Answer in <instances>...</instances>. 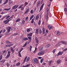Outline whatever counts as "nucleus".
I'll use <instances>...</instances> for the list:
<instances>
[{
	"mask_svg": "<svg viewBox=\"0 0 67 67\" xmlns=\"http://www.w3.org/2000/svg\"><path fill=\"white\" fill-rule=\"evenodd\" d=\"M5 60H3V61H2L0 62L1 63H4L5 62Z\"/></svg>",
	"mask_w": 67,
	"mask_h": 67,
	"instance_id": "obj_56",
	"label": "nucleus"
},
{
	"mask_svg": "<svg viewBox=\"0 0 67 67\" xmlns=\"http://www.w3.org/2000/svg\"><path fill=\"white\" fill-rule=\"evenodd\" d=\"M29 9H27L26 10H25V12L24 13V14H27L29 12Z\"/></svg>",
	"mask_w": 67,
	"mask_h": 67,
	"instance_id": "obj_9",
	"label": "nucleus"
},
{
	"mask_svg": "<svg viewBox=\"0 0 67 67\" xmlns=\"http://www.w3.org/2000/svg\"><path fill=\"white\" fill-rule=\"evenodd\" d=\"M5 46L6 47H9V44H7Z\"/></svg>",
	"mask_w": 67,
	"mask_h": 67,
	"instance_id": "obj_57",
	"label": "nucleus"
},
{
	"mask_svg": "<svg viewBox=\"0 0 67 67\" xmlns=\"http://www.w3.org/2000/svg\"><path fill=\"white\" fill-rule=\"evenodd\" d=\"M59 46V43H58L55 46V47H58V46Z\"/></svg>",
	"mask_w": 67,
	"mask_h": 67,
	"instance_id": "obj_34",
	"label": "nucleus"
},
{
	"mask_svg": "<svg viewBox=\"0 0 67 67\" xmlns=\"http://www.w3.org/2000/svg\"><path fill=\"white\" fill-rule=\"evenodd\" d=\"M2 55H1V56L0 57V60H1L2 59Z\"/></svg>",
	"mask_w": 67,
	"mask_h": 67,
	"instance_id": "obj_54",
	"label": "nucleus"
},
{
	"mask_svg": "<svg viewBox=\"0 0 67 67\" xmlns=\"http://www.w3.org/2000/svg\"><path fill=\"white\" fill-rule=\"evenodd\" d=\"M39 32L41 34V33H42V30H40Z\"/></svg>",
	"mask_w": 67,
	"mask_h": 67,
	"instance_id": "obj_41",
	"label": "nucleus"
},
{
	"mask_svg": "<svg viewBox=\"0 0 67 67\" xmlns=\"http://www.w3.org/2000/svg\"><path fill=\"white\" fill-rule=\"evenodd\" d=\"M28 38H29V40H30V41H31V40H32V38L30 37H29Z\"/></svg>",
	"mask_w": 67,
	"mask_h": 67,
	"instance_id": "obj_35",
	"label": "nucleus"
},
{
	"mask_svg": "<svg viewBox=\"0 0 67 67\" xmlns=\"http://www.w3.org/2000/svg\"><path fill=\"white\" fill-rule=\"evenodd\" d=\"M10 16L9 15V16H7V18H6V19H8V18H10Z\"/></svg>",
	"mask_w": 67,
	"mask_h": 67,
	"instance_id": "obj_43",
	"label": "nucleus"
},
{
	"mask_svg": "<svg viewBox=\"0 0 67 67\" xmlns=\"http://www.w3.org/2000/svg\"><path fill=\"white\" fill-rule=\"evenodd\" d=\"M46 34H47L48 33V30H46Z\"/></svg>",
	"mask_w": 67,
	"mask_h": 67,
	"instance_id": "obj_44",
	"label": "nucleus"
},
{
	"mask_svg": "<svg viewBox=\"0 0 67 67\" xmlns=\"http://www.w3.org/2000/svg\"><path fill=\"white\" fill-rule=\"evenodd\" d=\"M2 31H3V30H1V31H0V34L2 32Z\"/></svg>",
	"mask_w": 67,
	"mask_h": 67,
	"instance_id": "obj_63",
	"label": "nucleus"
},
{
	"mask_svg": "<svg viewBox=\"0 0 67 67\" xmlns=\"http://www.w3.org/2000/svg\"><path fill=\"white\" fill-rule=\"evenodd\" d=\"M40 52H42L43 51V49H41V50H40Z\"/></svg>",
	"mask_w": 67,
	"mask_h": 67,
	"instance_id": "obj_52",
	"label": "nucleus"
},
{
	"mask_svg": "<svg viewBox=\"0 0 67 67\" xmlns=\"http://www.w3.org/2000/svg\"><path fill=\"white\" fill-rule=\"evenodd\" d=\"M36 34H38V29H37L36 30Z\"/></svg>",
	"mask_w": 67,
	"mask_h": 67,
	"instance_id": "obj_23",
	"label": "nucleus"
},
{
	"mask_svg": "<svg viewBox=\"0 0 67 67\" xmlns=\"http://www.w3.org/2000/svg\"><path fill=\"white\" fill-rule=\"evenodd\" d=\"M48 27L49 29V30H51L52 29V26H48Z\"/></svg>",
	"mask_w": 67,
	"mask_h": 67,
	"instance_id": "obj_18",
	"label": "nucleus"
},
{
	"mask_svg": "<svg viewBox=\"0 0 67 67\" xmlns=\"http://www.w3.org/2000/svg\"><path fill=\"white\" fill-rule=\"evenodd\" d=\"M48 13H47L45 16V19L46 20H48Z\"/></svg>",
	"mask_w": 67,
	"mask_h": 67,
	"instance_id": "obj_6",
	"label": "nucleus"
},
{
	"mask_svg": "<svg viewBox=\"0 0 67 67\" xmlns=\"http://www.w3.org/2000/svg\"><path fill=\"white\" fill-rule=\"evenodd\" d=\"M10 51H11L13 53H14V49H13V48L12 47H10Z\"/></svg>",
	"mask_w": 67,
	"mask_h": 67,
	"instance_id": "obj_7",
	"label": "nucleus"
},
{
	"mask_svg": "<svg viewBox=\"0 0 67 67\" xmlns=\"http://www.w3.org/2000/svg\"><path fill=\"white\" fill-rule=\"evenodd\" d=\"M26 46V44H25L23 46V47H25V46Z\"/></svg>",
	"mask_w": 67,
	"mask_h": 67,
	"instance_id": "obj_58",
	"label": "nucleus"
},
{
	"mask_svg": "<svg viewBox=\"0 0 67 67\" xmlns=\"http://www.w3.org/2000/svg\"><path fill=\"white\" fill-rule=\"evenodd\" d=\"M61 43H62L63 44H64L65 45H67V43L65 41H61Z\"/></svg>",
	"mask_w": 67,
	"mask_h": 67,
	"instance_id": "obj_4",
	"label": "nucleus"
},
{
	"mask_svg": "<svg viewBox=\"0 0 67 67\" xmlns=\"http://www.w3.org/2000/svg\"><path fill=\"white\" fill-rule=\"evenodd\" d=\"M24 7H22V8H21V11H22V10H23V9H24Z\"/></svg>",
	"mask_w": 67,
	"mask_h": 67,
	"instance_id": "obj_49",
	"label": "nucleus"
},
{
	"mask_svg": "<svg viewBox=\"0 0 67 67\" xmlns=\"http://www.w3.org/2000/svg\"><path fill=\"white\" fill-rule=\"evenodd\" d=\"M34 18L32 19V21L31 22V23H34Z\"/></svg>",
	"mask_w": 67,
	"mask_h": 67,
	"instance_id": "obj_19",
	"label": "nucleus"
},
{
	"mask_svg": "<svg viewBox=\"0 0 67 67\" xmlns=\"http://www.w3.org/2000/svg\"><path fill=\"white\" fill-rule=\"evenodd\" d=\"M32 46H30V51H32Z\"/></svg>",
	"mask_w": 67,
	"mask_h": 67,
	"instance_id": "obj_30",
	"label": "nucleus"
},
{
	"mask_svg": "<svg viewBox=\"0 0 67 67\" xmlns=\"http://www.w3.org/2000/svg\"><path fill=\"white\" fill-rule=\"evenodd\" d=\"M34 16L33 15H32L31 16L30 19V20H32V18H34Z\"/></svg>",
	"mask_w": 67,
	"mask_h": 67,
	"instance_id": "obj_17",
	"label": "nucleus"
},
{
	"mask_svg": "<svg viewBox=\"0 0 67 67\" xmlns=\"http://www.w3.org/2000/svg\"><path fill=\"white\" fill-rule=\"evenodd\" d=\"M38 24L39 25L41 24V20H40L38 22Z\"/></svg>",
	"mask_w": 67,
	"mask_h": 67,
	"instance_id": "obj_38",
	"label": "nucleus"
},
{
	"mask_svg": "<svg viewBox=\"0 0 67 67\" xmlns=\"http://www.w3.org/2000/svg\"><path fill=\"white\" fill-rule=\"evenodd\" d=\"M22 40L23 41H26V40H29V39L28 38H27L24 37L23 38Z\"/></svg>",
	"mask_w": 67,
	"mask_h": 67,
	"instance_id": "obj_8",
	"label": "nucleus"
},
{
	"mask_svg": "<svg viewBox=\"0 0 67 67\" xmlns=\"http://www.w3.org/2000/svg\"><path fill=\"white\" fill-rule=\"evenodd\" d=\"M43 7H42V6H41L40 9V11H41V10H42V9H43Z\"/></svg>",
	"mask_w": 67,
	"mask_h": 67,
	"instance_id": "obj_42",
	"label": "nucleus"
},
{
	"mask_svg": "<svg viewBox=\"0 0 67 67\" xmlns=\"http://www.w3.org/2000/svg\"><path fill=\"white\" fill-rule=\"evenodd\" d=\"M13 45V44H9V47H11V46H12Z\"/></svg>",
	"mask_w": 67,
	"mask_h": 67,
	"instance_id": "obj_47",
	"label": "nucleus"
},
{
	"mask_svg": "<svg viewBox=\"0 0 67 67\" xmlns=\"http://www.w3.org/2000/svg\"><path fill=\"white\" fill-rule=\"evenodd\" d=\"M7 16H8V15H5L4 17V18H6V17H7Z\"/></svg>",
	"mask_w": 67,
	"mask_h": 67,
	"instance_id": "obj_60",
	"label": "nucleus"
},
{
	"mask_svg": "<svg viewBox=\"0 0 67 67\" xmlns=\"http://www.w3.org/2000/svg\"><path fill=\"white\" fill-rule=\"evenodd\" d=\"M60 63V61L59 60H58L57 62V64H59V63Z\"/></svg>",
	"mask_w": 67,
	"mask_h": 67,
	"instance_id": "obj_37",
	"label": "nucleus"
},
{
	"mask_svg": "<svg viewBox=\"0 0 67 67\" xmlns=\"http://www.w3.org/2000/svg\"><path fill=\"white\" fill-rule=\"evenodd\" d=\"M38 55H41V52H40V53H38Z\"/></svg>",
	"mask_w": 67,
	"mask_h": 67,
	"instance_id": "obj_62",
	"label": "nucleus"
},
{
	"mask_svg": "<svg viewBox=\"0 0 67 67\" xmlns=\"http://www.w3.org/2000/svg\"><path fill=\"white\" fill-rule=\"evenodd\" d=\"M63 54V52H61L60 51H59L58 54V55H62Z\"/></svg>",
	"mask_w": 67,
	"mask_h": 67,
	"instance_id": "obj_12",
	"label": "nucleus"
},
{
	"mask_svg": "<svg viewBox=\"0 0 67 67\" xmlns=\"http://www.w3.org/2000/svg\"><path fill=\"white\" fill-rule=\"evenodd\" d=\"M23 6H24V4H22L19 7H18V9H21V8H22L23 7Z\"/></svg>",
	"mask_w": 67,
	"mask_h": 67,
	"instance_id": "obj_11",
	"label": "nucleus"
},
{
	"mask_svg": "<svg viewBox=\"0 0 67 67\" xmlns=\"http://www.w3.org/2000/svg\"><path fill=\"white\" fill-rule=\"evenodd\" d=\"M6 42L7 43V44L9 43V44H11V43H12V42H9V41H6Z\"/></svg>",
	"mask_w": 67,
	"mask_h": 67,
	"instance_id": "obj_33",
	"label": "nucleus"
},
{
	"mask_svg": "<svg viewBox=\"0 0 67 67\" xmlns=\"http://www.w3.org/2000/svg\"><path fill=\"white\" fill-rule=\"evenodd\" d=\"M9 20H8V19L5 20L4 21V23L5 24H7L9 22Z\"/></svg>",
	"mask_w": 67,
	"mask_h": 67,
	"instance_id": "obj_5",
	"label": "nucleus"
},
{
	"mask_svg": "<svg viewBox=\"0 0 67 67\" xmlns=\"http://www.w3.org/2000/svg\"><path fill=\"white\" fill-rule=\"evenodd\" d=\"M18 7V5H15L12 8V9L13 10L16 9Z\"/></svg>",
	"mask_w": 67,
	"mask_h": 67,
	"instance_id": "obj_3",
	"label": "nucleus"
},
{
	"mask_svg": "<svg viewBox=\"0 0 67 67\" xmlns=\"http://www.w3.org/2000/svg\"><path fill=\"white\" fill-rule=\"evenodd\" d=\"M35 40H36V43H38V39L37 38H36Z\"/></svg>",
	"mask_w": 67,
	"mask_h": 67,
	"instance_id": "obj_31",
	"label": "nucleus"
},
{
	"mask_svg": "<svg viewBox=\"0 0 67 67\" xmlns=\"http://www.w3.org/2000/svg\"><path fill=\"white\" fill-rule=\"evenodd\" d=\"M1 14H4V13L3 12H2V13H1Z\"/></svg>",
	"mask_w": 67,
	"mask_h": 67,
	"instance_id": "obj_64",
	"label": "nucleus"
},
{
	"mask_svg": "<svg viewBox=\"0 0 67 67\" xmlns=\"http://www.w3.org/2000/svg\"><path fill=\"white\" fill-rule=\"evenodd\" d=\"M22 24H24L25 23V20H22Z\"/></svg>",
	"mask_w": 67,
	"mask_h": 67,
	"instance_id": "obj_36",
	"label": "nucleus"
},
{
	"mask_svg": "<svg viewBox=\"0 0 67 67\" xmlns=\"http://www.w3.org/2000/svg\"><path fill=\"white\" fill-rule=\"evenodd\" d=\"M37 5L36 6V7H38V6H39V5H40V1H39L38 2H37Z\"/></svg>",
	"mask_w": 67,
	"mask_h": 67,
	"instance_id": "obj_10",
	"label": "nucleus"
},
{
	"mask_svg": "<svg viewBox=\"0 0 67 67\" xmlns=\"http://www.w3.org/2000/svg\"><path fill=\"white\" fill-rule=\"evenodd\" d=\"M30 12L31 13V14H33V12H34V11H33V10H31Z\"/></svg>",
	"mask_w": 67,
	"mask_h": 67,
	"instance_id": "obj_39",
	"label": "nucleus"
},
{
	"mask_svg": "<svg viewBox=\"0 0 67 67\" xmlns=\"http://www.w3.org/2000/svg\"><path fill=\"white\" fill-rule=\"evenodd\" d=\"M31 30H30V29H27V32H30Z\"/></svg>",
	"mask_w": 67,
	"mask_h": 67,
	"instance_id": "obj_32",
	"label": "nucleus"
},
{
	"mask_svg": "<svg viewBox=\"0 0 67 67\" xmlns=\"http://www.w3.org/2000/svg\"><path fill=\"white\" fill-rule=\"evenodd\" d=\"M60 32H59V31H58L57 32V35L58 36H59L60 35Z\"/></svg>",
	"mask_w": 67,
	"mask_h": 67,
	"instance_id": "obj_15",
	"label": "nucleus"
},
{
	"mask_svg": "<svg viewBox=\"0 0 67 67\" xmlns=\"http://www.w3.org/2000/svg\"><path fill=\"white\" fill-rule=\"evenodd\" d=\"M2 36H3V35H2V34H1L0 35V38H1V37H2Z\"/></svg>",
	"mask_w": 67,
	"mask_h": 67,
	"instance_id": "obj_59",
	"label": "nucleus"
},
{
	"mask_svg": "<svg viewBox=\"0 0 67 67\" xmlns=\"http://www.w3.org/2000/svg\"><path fill=\"white\" fill-rule=\"evenodd\" d=\"M56 49H54L53 51V52L54 53H55V52H56Z\"/></svg>",
	"mask_w": 67,
	"mask_h": 67,
	"instance_id": "obj_55",
	"label": "nucleus"
},
{
	"mask_svg": "<svg viewBox=\"0 0 67 67\" xmlns=\"http://www.w3.org/2000/svg\"><path fill=\"white\" fill-rule=\"evenodd\" d=\"M49 46H50V45L49 44H47L45 46L46 48H48V47H49Z\"/></svg>",
	"mask_w": 67,
	"mask_h": 67,
	"instance_id": "obj_16",
	"label": "nucleus"
},
{
	"mask_svg": "<svg viewBox=\"0 0 67 67\" xmlns=\"http://www.w3.org/2000/svg\"><path fill=\"white\" fill-rule=\"evenodd\" d=\"M27 56H26L25 58V59L24 60V63H25V61H26V58H27Z\"/></svg>",
	"mask_w": 67,
	"mask_h": 67,
	"instance_id": "obj_28",
	"label": "nucleus"
},
{
	"mask_svg": "<svg viewBox=\"0 0 67 67\" xmlns=\"http://www.w3.org/2000/svg\"><path fill=\"white\" fill-rule=\"evenodd\" d=\"M8 1H9V0H7L4 3V4H6V3H8Z\"/></svg>",
	"mask_w": 67,
	"mask_h": 67,
	"instance_id": "obj_26",
	"label": "nucleus"
},
{
	"mask_svg": "<svg viewBox=\"0 0 67 67\" xmlns=\"http://www.w3.org/2000/svg\"><path fill=\"white\" fill-rule=\"evenodd\" d=\"M32 62L34 63H35V64H38V60L37 59H34L33 60Z\"/></svg>",
	"mask_w": 67,
	"mask_h": 67,
	"instance_id": "obj_1",
	"label": "nucleus"
},
{
	"mask_svg": "<svg viewBox=\"0 0 67 67\" xmlns=\"http://www.w3.org/2000/svg\"><path fill=\"white\" fill-rule=\"evenodd\" d=\"M52 61H50L48 62V64L49 66L51 65V63H52Z\"/></svg>",
	"mask_w": 67,
	"mask_h": 67,
	"instance_id": "obj_22",
	"label": "nucleus"
},
{
	"mask_svg": "<svg viewBox=\"0 0 67 67\" xmlns=\"http://www.w3.org/2000/svg\"><path fill=\"white\" fill-rule=\"evenodd\" d=\"M46 10H47V13H48V10H49V9H48V8H47Z\"/></svg>",
	"mask_w": 67,
	"mask_h": 67,
	"instance_id": "obj_46",
	"label": "nucleus"
},
{
	"mask_svg": "<svg viewBox=\"0 0 67 67\" xmlns=\"http://www.w3.org/2000/svg\"><path fill=\"white\" fill-rule=\"evenodd\" d=\"M51 32V33H50V34H49V35H48V36H51V34H52V32Z\"/></svg>",
	"mask_w": 67,
	"mask_h": 67,
	"instance_id": "obj_53",
	"label": "nucleus"
},
{
	"mask_svg": "<svg viewBox=\"0 0 67 67\" xmlns=\"http://www.w3.org/2000/svg\"><path fill=\"white\" fill-rule=\"evenodd\" d=\"M11 29V27H9L6 28V30L8 31V33L10 32Z\"/></svg>",
	"mask_w": 67,
	"mask_h": 67,
	"instance_id": "obj_2",
	"label": "nucleus"
},
{
	"mask_svg": "<svg viewBox=\"0 0 67 67\" xmlns=\"http://www.w3.org/2000/svg\"><path fill=\"white\" fill-rule=\"evenodd\" d=\"M45 29L44 27L42 28V33L43 34H44L45 33Z\"/></svg>",
	"mask_w": 67,
	"mask_h": 67,
	"instance_id": "obj_13",
	"label": "nucleus"
},
{
	"mask_svg": "<svg viewBox=\"0 0 67 67\" xmlns=\"http://www.w3.org/2000/svg\"><path fill=\"white\" fill-rule=\"evenodd\" d=\"M32 34H33L32 33L29 34L28 35V36H32Z\"/></svg>",
	"mask_w": 67,
	"mask_h": 67,
	"instance_id": "obj_21",
	"label": "nucleus"
},
{
	"mask_svg": "<svg viewBox=\"0 0 67 67\" xmlns=\"http://www.w3.org/2000/svg\"><path fill=\"white\" fill-rule=\"evenodd\" d=\"M24 7H25L26 6V5H27V4H28V3L26 2L24 4Z\"/></svg>",
	"mask_w": 67,
	"mask_h": 67,
	"instance_id": "obj_25",
	"label": "nucleus"
},
{
	"mask_svg": "<svg viewBox=\"0 0 67 67\" xmlns=\"http://www.w3.org/2000/svg\"><path fill=\"white\" fill-rule=\"evenodd\" d=\"M67 51V48H66L65 49H64L63 50V52H65V51Z\"/></svg>",
	"mask_w": 67,
	"mask_h": 67,
	"instance_id": "obj_50",
	"label": "nucleus"
},
{
	"mask_svg": "<svg viewBox=\"0 0 67 67\" xmlns=\"http://www.w3.org/2000/svg\"><path fill=\"white\" fill-rule=\"evenodd\" d=\"M21 20V19L20 18H18L16 21V22H19V21H20Z\"/></svg>",
	"mask_w": 67,
	"mask_h": 67,
	"instance_id": "obj_20",
	"label": "nucleus"
},
{
	"mask_svg": "<svg viewBox=\"0 0 67 67\" xmlns=\"http://www.w3.org/2000/svg\"><path fill=\"white\" fill-rule=\"evenodd\" d=\"M39 18V15H38L36 16V20H37Z\"/></svg>",
	"mask_w": 67,
	"mask_h": 67,
	"instance_id": "obj_14",
	"label": "nucleus"
},
{
	"mask_svg": "<svg viewBox=\"0 0 67 67\" xmlns=\"http://www.w3.org/2000/svg\"><path fill=\"white\" fill-rule=\"evenodd\" d=\"M43 49V47H41L40 49V50H41V49Z\"/></svg>",
	"mask_w": 67,
	"mask_h": 67,
	"instance_id": "obj_61",
	"label": "nucleus"
},
{
	"mask_svg": "<svg viewBox=\"0 0 67 67\" xmlns=\"http://www.w3.org/2000/svg\"><path fill=\"white\" fill-rule=\"evenodd\" d=\"M44 53H45V52H43L41 53V54L42 55H43V54H44Z\"/></svg>",
	"mask_w": 67,
	"mask_h": 67,
	"instance_id": "obj_51",
	"label": "nucleus"
},
{
	"mask_svg": "<svg viewBox=\"0 0 67 67\" xmlns=\"http://www.w3.org/2000/svg\"><path fill=\"white\" fill-rule=\"evenodd\" d=\"M21 65V64L20 63H17L16 64V66H20Z\"/></svg>",
	"mask_w": 67,
	"mask_h": 67,
	"instance_id": "obj_27",
	"label": "nucleus"
},
{
	"mask_svg": "<svg viewBox=\"0 0 67 67\" xmlns=\"http://www.w3.org/2000/svg\"><path fill=\"white\" fill-rule=\"evenodd\" d=\"M9 5H10L11 3H13V1H12L10 2V1H9Z\"/></svg>",
	"mask_w": 67,
	"mask_h": 67,
	"instance_id": "obj_29",
	"label": "nucleus"
},
{
	"mask_svg": "<svg viewBox=\"0 0 67 67\" xmlns=\"http://www.w3.org/2000/svg\"><path fill=\"white\" fill-rule=\"evenodd\" d=\"M9 56H10L8 55H7V56L6 57V59H7V58H9Z\"/></svg>",
	"mask_w": 67,
	"mask_h": 67,
	"instance_id": "obj_40",
	"label": "nucleus"
},
{
	"mask_svg": "<svg viewBox=\"0 0 67 67\" xmlns=\"http://www.w3.org/2000/svg\"><path fill=\"white\" fill-rule=\"evenodd\" d=\"M6 65L7 66H10V64H8V63H7L6 64Z\"/></svg>",
	"mask_w": 67,
	"mask_h": 67,
	"instance_id": "obj_48",
	"label": "nucleus"
},
{
	"mask_svg": "<svg viewBox=\"0 0 67 67\" xmlns=\"http://www.w3.org/2000/svg\"><path fill=\"white\" fill-rule=\"evenodd\" d=\"M30 58L29 57L27 58V60L26 61V62H29V61L30 60Z\"/></svg>",
	"mask_w": 67,
	"mask_h": 67,
	"instance_id": "obj_24",
	"label": "nucleus"
},
{
	"mask_svg": "<svg viewBox=\"0 0 67 67\" xmlns=\"http://www.w3.org/2000/svg\"><path fill=\"white\" fill-rule=\"evenodd\" d=\"M43 59H42L41 60V63H42L43 62Z\"/></svg>",
	"mask_w": 67,
	"mask_h": 67,
	"instance_id": "obj_45",
	"label": "nucleus"
}]
</instances>
